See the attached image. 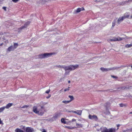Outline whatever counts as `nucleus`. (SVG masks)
<instances>
[{"label": "nucleus", "instance_id": "30", "mask_svg": "<svg viewBox=\"0 0 132 132\" xmlns=\"http://www.w3.org/2000/svg\"><path fill=\"white\" fill-rule=\"evenodd\" d=\"M51 95L50 94H49V95H48V96H47L46 97V98L47 99L51 97Z\"/></svg>", "mask_w": 132, "mask_h": 132}, {"label": "nucleus", "instance_id": "5", "mask_svg": "<svg viewBox=\"0 0 132 132\" xmlns=\"http://www.w3.org/2000/svg\"><path fill=\"white\" fill-rule=\"evenodd\" d=\"M123 38L120 37H118L117 38L113 37L112 39H109L108 40L109 41L115 42L116 41H121L123 40Z\"/></svg>", "mask_w": 132, "mask_h": 132}, {"label": "nucleus", "instance_id": "23", "mask_svg": "<svg viewBox=\"0 0 132 132\" xmlns=\"http://www.w3.org/2000/svg\"><path fill=\"white\" fill-rule=\"evenodd\" d=\"M14 48H15V49L16 48L17 46H18V44L17 43H14Z\"/></svg>", "mask_w": 132, "mask_h": 132}, {"label": "nucleus", "instance_id": "29", "mask_svg": "<svg viewBox=\"0 0 132 132\" xmlns=\"http://www.w3.org/2000/svg\"><path fill=\"white\" fill-rule=\"evenodd\" d=\"M50 89H48V90H46L45 92V93H46L48 94L50 92Z\"/></svg>", "mask_w": 132, "mask_h": 132}, {"label": "nucleus", "instance_id": "36", "mask_svg": "<svg viewBox=\"0 0 132 132\" xmlns=\"http://www.w3.org/2000/svg\"><path fill=\"white\" fill-rule=\"evenodd\" d=\"M3 43H2L0 45V46H2L3 45Z\"/></svg>", "mask_w": 132, "mask_h": 132}, {"label": "nucleus", "instance_id": "8", "mask_svg": "<svg viewBox=\"0 0 132 132\" xmlns=\"http://www.w3.org/2000/svg\"><path fill=\"white\" fill-rule=\"evenodd\" d=\"M61 114V113L60 112L57 113L55 114L52 118L54 120H55L58 118L60 116Z\"/></svg>", "mask_w": 132, "mask_h": 132}, {"label": "nucleus", "instance_id": "6", "mask_svg": "<svg viewBox=\"0 0 132 132\" xmlns=\"http://www.w3.org/2000/svg\"><path fill=\"white\" fill-rule=\"evenodd\" d=\"M129 16V15H128L126 16L124 15L122 17H119L117 21V22H118V24H119V22H120L122 21L124 19L128 18Z\"/></svg>", "mask_w": 132, "mask_h": 132}, {"label": "nucleus", "instance_id": "39", "mask_svg": "<svg viewBox=\"0 0 132 132\" xmlns=\"http://www.w3.org/2000/svg\"><path fill=\"white\" fill-rule=\"evenodd\" d=\"M70 80H69V81H68V83H70Z\"/></svg>", "mask_w": 132, "mask_h": 132}, {"label": "nucleus", "instance_id": "9", "mask_svg": "<svg viewBox=\"0 0 132 132\" xmlns=\"http://www.w3.org/2000/svg\"><path fill=\"white\" fill-rule=\"evenodd\" d=\"M30 23V22L29 21L27 22L24 24V26L18 28V30H21L24 28H26L27 26Z\"/></svg>", "mask_w": 132, "mask_h": 132}, {"label": "nucleus", "instance_id": "35", "mask_svg": "<svg viewBox=\"0 0 132 132\" xmlns=\"http://www.w3.org/2000/svg\"><path fill=\"white\" fill-rule=\"evenodd\" d=\"M42 132H46L45 129H44L42 131Z\"/></svg>", "mask_w": 132, "mask_h": 132}, {"label": "nucleus", "instance_id": "40", "mask_svg": "<svg viewBox=\"0 0 132 132\" xmlns=\"http://www.w3.org/2000/svg\"><path fill=\"white\" fill-rule=\"evenodd\" d=\"M67 128H69V129L70 128V127H67Z\"/></svg>", "mask_w": 132, "mask_h": 132}, {"label": "nucleus", "instance_id": "34", "mask_svg": "<svg viewBox=\"0 0 132 132\" xmlns=\"http://www.w3.org/2000/svg\"><path fill=\"white\" fill-rule=\"evenodd\" d=\"M2 123V121L1 120V119L0 118V124H1Z\"/></svg>", "mask_w": 132, "mask_h": 132}, {"label": "nucleus", "instance_id": "25", "mask_svg": "<svg viewBox=\"0 0 132 132\" xmlns=\"http://www.w3.org/2000/svg\"><path fill=\"white\" fill-rule=\"evenodd\" d=\"M111 77L113 78H114L115 79H117V78H118V77H117V76H113V75H111Z\"/></svg>", "mask_w": 132, "mask_h": 132}, {"label": "nucleus", "instance_id": "16", "mask_svg": "<svg viewBox=\"0 0 132 132\" xmlns=\"http://www.w3.org/2000/svg\"><path fill=\"white\" fill-rule=\"evenodd\" d=\"M15 132H24L22 130L18 128H16L15 130Z\"/></svg>", "mask_w": 132, "mask_h": 132}, {"label": "nucleus", "instance_id": "3", "mask_svg": "<svg viewBox=\"0 0 132 132\" xmlns=\"http://www.w3.org/2000/svg\"><path fill=\"white\" fill-rule=\"evenodd\" d=\"M116 129L114 128H111L108 129L106 127L104 128L101 131V132H116Z\"/></svg>", "mask_w": 132, "mask_h": 132}, {"label": "nucleus", "instance_id": "24", "mask_svg": "<svg viewBox=\"0 0 132 132\" xmlns=\"http://www.w3.org/2000/svg\"><path fill=\"white\" fill-rule=\"evenodd\" d=\"M119 105L121 107H123L126 106L125 104H123V103L120 104Z\"/></svg>", "mask_w": 132, "mask_h": 132}, {"label": "nucleus", "instance_id": "17", "mask_svg": "<svg viewBox=\"0 0 132 132\" xmlns=\"http://www.w3.org/2000/svg\"><path fill=\"white\" fill-rule=\"evenodd\" d=\"M132 46V43L130 44H127L125 45V47L127 48H129Z\"/></svg>", "mask_w": 132, "mask_h": 132}, {"label": "nucleus", "instance_id": "42", "mask_svg": "<svg viewBox=\"0 0 132 132\" xmlns=\"http://www.w3.org/2000/svg\"><path fill=\"white\" fill-rule=\"evenodd\" d=\"M1 102V101H0V103Z\"/></svg>", "mask_w": 132, "mask_h": 132}, {"label": "nucleus", "instance_id": "13", "mask_svg": "<svg viewBox=\"0 0 132 132\" xmlns=\"http://www.w3.org/2000/svg\"><path fill=\"white\" fill-rule=\"evenodd\" d=\"M15 49L14 47L12 46L9 47L7 49V50L9 51H13Z\"/></svg>", "mask_w": 132, "mask_h": 132}, {"label": "nucleus", "instance_id": "10", "mask_svg": "<svg viewBox=\"0 0 132 132\" xmlns=\"http://www.w3.org/2000/svg\"><path fill=\"white\" fill-rule=\"evenodd\" d=\"M82 111L81 110H77V111L72 110L71 111V112L76 114L79 115L81 116L82 114Z\"/></svg>", "mask_w": 132, "mask_h": 132}, {"label": "nucleus", "instance_id": "33", "mask_svg": "<svg viewBox=\"0 0 132 132\" xmlns=\"http://www.w3.org/2000/svg\"><path fill=\"white\" fill-rule=\"evenodd\" d=\"M76 119H73L72 120V121H76Z\"/></svg>", "mask_w": 132, "mask_h": 132}, {"label": "nucleus", "instance_id": "18", "mask_svg": "<svg viewBox=\"0 0 132 132\" xmlns=\"http://www.w3.org/2000/svg\"><path fill=\"white\" fill-rule=\"evenodd\" d=\"M100 69L101 70L103 71H108V70H110L111 69H107L106 68H100Z\"/></svg>", "mask_w": 132, "mask_h": 132}, {"label": "nucleus", "instance_id": "2", "mask_svg": "<svg viewBox=\"0 0 132 132\" xmlns=\"http://www.w3.org/2000/svg\"><path fill=\"white\" fill-rule=\"evenodd\" d=\"M33 109L34 112L36 113L41 115H43L44 113L43 111L44 109V106H41L40 109L38 110H37L36 107H34Z\"/></svg>", "mask_w": 132, "mask_h": 132}, {"label": "nucleus", "instance_id": "31", "mask_svg": "<svg viewBox=\"0 0 132 132\" xmlns=\"http://www.w3.org/2000/svg\"><path fill=\"white\" fill-rule=\"evenodd\" d=\"M28 106H27V105H24V106H23L22 108H27Z\"/></svg>", "mask_w": 132, "mask_h": 132}, {"label": "nucleus", "instance_id": "20", "mask_svg": "<svg viewBox=\"0 0 132 132\" xmlns=\"http://www.w3.org/2000/svg\"><path fill=\"white\" fill-rule=\"evenodd\" d=\"M61 121L62 123H63L64 124H66V122L65 119L63 118H62L61 119Z\"/></svg>", "mask_w": 132, "mask_h": 132}, {"label": "nucleus", "instance_id": "26", "mask_svg": "<svg viewBox=\"0 0 132 132\" xmlns=\"http://www.w3.org/2000/svg\"><path fill=\"white\" fill-rule=\"evenodd\" d=\"M115 23H116V21H114L113 22H112V27H114L115 26Z\"/></svg>", "mask_w": 132, "mask_h": 132}, {"label": "nucleus", "instance_id": "7", "mask_svg": "<svg viewBox=\"0 0 132 132\" xmlns=\"http://www.w3.org/2000/svg\"><path fill=\"white\" fill-rule=\"evenodd\" d=\"M88 118L90 119H94L96 121H97L98 119L97 116L95 115H92L90 114H89L88 116Z\"/></svg>", "mask_w": 132, "mask_h": 132}, {"label": "nucleus", "instance_id": "37", "mask_svg": "<svg viewBox=\"0 0 132 132\" xmlns=\"http://www.w3.org/2000/svg\"><path fill=\"white\" fill-rule=\"evenodd\" d=\"M122 88H124V89H125V88H126L125 87V86H123V87H122Z\"/></svg>", "mask_w": 132, "mask_h": 132}, {"label": "nucleus", "instance_id": "1", "mask_svg": "<svg viewBox=\"0 0 132 132\" xmlns=\"http://www.w3.org/2000/svg\"><path fill=\"white\" fill-rule=\"evenodd\" d=\"M56 66L57 67H58L59 68H63L65 71L69 70H74L76 69V68H77L78 67V65H71L69 67L65 66H64L63 65L61 66L60 65H56Z\"/></svg>", "mask_w": 132, "mask_h": 132}, {"label": "nucleus", "instance_id": "43", "mask_svg": "<svg viewBox=\"0 0 132 132\" xmlns=\"http://www.w3.org/2000/svg\"><path fill=\"white\" fill-rule=\"evenodd\" d=\"M131 68H132V66H131Z\"/></svg>", "mask_w": 132, "mask_h": 132}, {"label": "nucleus", "instance_id": "12", "mask_svg": "<svg viewBox=\"0 0 132 132\" xmlns=\"http://www.w3.org/2000/svg\"><path fill=\"white\" fill-rule=\"evenodd\" d=\"M85 9L83 7H82L81 8H78L77 9L76 11V12L77 13H78L80 12L81 11L84 10Z\"/></svg>", "mask_w": 132, "mask_h": 132}, {"label": "nucleus", "instance_id": "15", "mask_svg": "<svg viewBox=\"0 0 132 132\" xmlns=\"http://www.w3.org/2000/svg\"><path fill=\"white\" fill-rule=\"evenodd\" d=\"M76 126L78 128H82L83 127V125L82 124H79L77 123H76Z\"/></svg>", "mask_w": 132, "mask_h": 132}, {"label": "nucleus", "instance_id": "41", "mask_svg": "<svg viewBox=\"0 0 132 132\" xmlns=\"http://www.w3.org/2000/svg\"><path fill=\"white\" fill-rule=\"evenodd\" d=\"M130 113H131V114H132V112H130Z\"/></svg>", "mask_w": 132, "mask_h": 132}, {"label": "nucleus", "instance_id": "21", "mask_svg": "<svg viewBox=\"0 0 132 132\" xmlns=\"http://www.w3.org/2000/svg\"><path fill=\"white\" fill-rule=\"evenodd\" d=\"M5 109L4 106L0 108V113L2 112Z\"/></svg>", "mask_w": 132, "mask_h": 132}, {"label": "nucleus", "instance_id": "19", "mask_svg": "<svg viewBox=\"0 0 132 132\" xmlns=\"http://www.w3.org/2000/svg\"><path fill=\"white\" fill-rule=\"evenodd\" d=\"M68 97L69 98H70V100H69V101H70V102L72 101L74 99L73 96H72L69 95Z\"/></svg>", "mask_w": 132, "mask_h": 132}, {"label": "nucleus", "instance_id": "27", "mask_svg": "<svg viewBox=\"0 0 132 132\" xmlns=\"http://www.w3.org/2000/svg\"><path fill=\"white\" fill-rule=\"evenodd\" d=\"M20 0H12V1L15 3H16Z\"/></svg>", "mask_w": 132, "mask_h": 132}, {"label": "nucleus", "instance_id": "22", "mask_svg": "<svg viewBox=\"0 0 132 132\" xmlns=\"http://www.w3.org/2000/svg\"><path fill=\"white\" fill-rule=\"evenodd\" d=\"M70 102V101H62V102L65 104H67V103H69Z\"/></svg>", "mask_w": 132, "mask_h": 132}, {"label": "nucleus", "instance_id": "14", "mask_svg": "<svg viewBox=\"0 0 132 132\" xmlns=\"http://www.w3.org/2000/svg\"><path fill=\"white\" fill-rule=\"evenodd\" d=\"M13 104L12 103H9L6 105V106H4V107L5 108L9 109L11 106Z\"/></svg>", "mask_w": 132, "mask_h": 132}, {"label": "nucleus", "instance_id": "38", "mask_svg": "<svg viewBox=\"0 0 132 132\" xmlns=\"http://www.w3.org/2000/svg\"><path fill=\"white\" fill-rule=\"evenodd\" d=\"M117 127H118L120 126V125L119 124H118L117 125Z\"/></svg>", "mask_w": 132, "mask_h": 132}, {"label": "nucleus", "instance_id": "11", "mask_svg": "<svg viewBox=\"0 0 132 132\" xmlns=\"http://www.w3.org/2000/svg\"><path fill=\"white\" fill-rule=\"evenodd\" d=\"M34 131L33 129L30 127H27L26 129V132H33Z\"/></svg>", "mask_w": 132, "mask_h": 132}, {"label": "nucleus", "instance_id": "4", "mask_svg": "<svg viewBox=\"0 0 132 132\" xmlns=\"http://www.w3.org/2000/svg\"><path fill=\"white\" fill-rule=\"evenodd\" d=\"M52 54V53H46L39 55H38V57L39 58L42 59L49 57Z\"/></svg>", "mask_w": 132, "mask_h": 132}, {"label": "nucleus", "instance_id": "28", "mask_svg": "<svg viewBox=\"0 0 132 132\" xmlns=\"http://www.w3.org/2000/svg\"><path fill=\"white\" fill-rule=\"evenodd\" d=\"M70 88V87H68V88H67L66 89H64V91L65 92L67 91H68L69 90V88Z\"/></svg>", "mask_w": 132, "mask_h": 132}, {"label": "nucleus", "instance_id": "32", "mask_svg": "<svg viewBox=\"0 0 132 132\" xmlns=\"http://www.w3.org/2000/svg\"><path fill=\"white\" fill-rule=\"evenodd\" d=\"M3 9L5 11H6V7H3Z\"/></svg>", "mask_w": 132, "mask_h": 132}]
</instances>
